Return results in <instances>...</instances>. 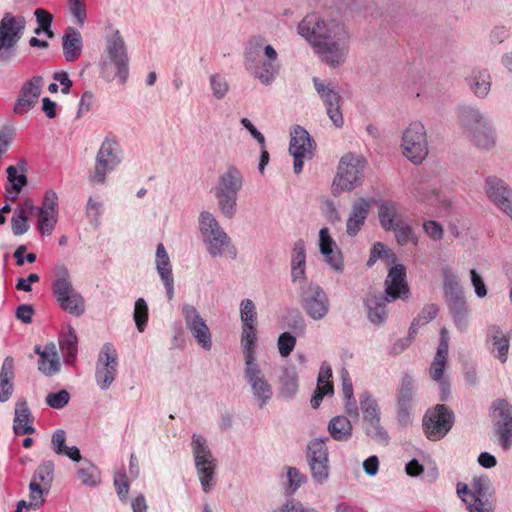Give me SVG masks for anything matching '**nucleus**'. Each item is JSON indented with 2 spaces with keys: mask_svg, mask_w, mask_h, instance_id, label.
I'll return each mask as SVG.
<instances>
[{
  "mask_svg": "<svg viewBox=\"0 0 512 512\" xmlns=\"http://www.w3.org/2000/svg\"><path fill=\"white\" fill-rule=\"evenodd\" d=\"M297 32L327 65L338 67L346 61L350 35L340 21L311 13L299 22Z\"/></svg>",
  "mask_w": 512,
  "mask_h": 512,
  "instance_id": "obj_1",
  "label": "nucleus"
},
{
  "mask_svg": "<svg viewBox=\"0 0 512 512\" xmlns=\"http://www.w3.org/2000/svg\"><path fill=\"white\" fill-rule=\"evenodd\" d=\"M457 124L462 135L479 152L490 153L497 148L498 133L494 120L478 106H459Z\"/></svg>",
  "mask_w": 512,
  "mask_h": 512,
  "instance_id": "obj_2",
  "label": "nucleus"
},
{
  "mask_svg": "<svg viewBox=\"0 0 512 512\" xmlns=\"http://www.w3.org/2000/svg\"><path fill=\"white\" fill-rule=\"evenodd\" d=\"M244 67L262 84L270 85L280 71L278 53L262 37H254L245 47Z\"/></svg>",
  "mask_w": 512,
  "mask_h": 512,
  "instance_id": "obj_3",
  "label": "nucleus"
},
{
  "mask_svg": "<svg viewBox=\"0 0 512 512\" xmlns=\"http://www.w3.org/2000/svg\"><path fill=\"white\" fill-rule=\"evenodd\" d=\"M128 61L124 38L118 29L110 28L105 38V55L100 61L101 76L108 82L118 77L124 84L129 74Z\"/></svg>",
  "mask_w": 512,
  "mask_h": 512,
  "instance_id": "obj_4",
  "label": "nucleus"
},
{
  "mask_svg": "<svg viewBox=\"0 0 512 512\" xmlns=\"http://www.w3.org/2000/svg\"><path fill=\"white\" fill-rule=\"evenodd\" d=\"M198 225L203 244L210 257L218 258L227 256L231 259L236 258V247L233 245L230 236L220 226L218 220L212 213L208 211L201 212Z\"/></svg>",
  "mask_w": 512,
  "mask_h": 512,
  "instance_id": "obj_5",
  "label": "nucleus"
},
{
  "mask_svg": "<svg viewBox=\"0 0 512 512\" xmlns=\"http://www.w3.org/2000/svg\"><path fill=\"white\" fill-rule=\"evenodd\" d=\"M243 187V175L240 170L230 165L219 177L215 186V197L221 214L232 219L237 212L238 193Z\"/></svg>",
  "mask_w": 512,
  "mask_h": 512,
  "instance_id": "obj_6",
  "label": "nucleus"
},
{
  "mask_svg": "<svg viewBox=\"0 0 512 512\" xmlns=\"http://www.w3.org/2000/svg\"><path fill=\"white\" fill-rule=\"evenodd\" d=\"M445 300L457 330L465 332L469 326V310L458 277L449 267L442 268Z\"/></svg>",
  "mask_w": 512,
  "mask_h": 512,
  "instance_id": "obj_7",
  "label": "nucleus"
},
{
  "mask_svg": "<svg viewBox=\"0 0 512 512\" xmlns=\"http://www.w3.org/2000/svg\"><path fill=\"white\" fill-rule=\"evenodd\" d=\"M54 275L51 288L60 308L76 317L83 315L86 309L85 300L73 287L68 269L63 265L58 266L55 268Z\"/></svg>",
  "mask_w": 512,
  "mask_h": 512,
  "instance_id": "obj_8",
  "label": "nucleus"
},
{
  "mask_svg": "<svg viewBox=\"0 0 512 512\" xmlns=\"http://www.w3.org/2000/svg\"><path fill=\"white\" fill-rule=\"evenodd\" d=\"M191 450L201 488L203 492L209 493L215 486L217 460L207 440L199 434L192 435Z\"/></svg>",
  "mask_w": 512,
  "mask_h": 512,
  "instance_id": "obj_9",
  "label": "nucleus"
},
{
  "mask_svg": "<svg viewBox=\"0 0 512 512\" xmlns=\"http://www.w3.org/2000/svg\"><path fill=\"white\" fill-rule=\"evenodd\" d=\"M365 167L366 160L363 156L353 153L343 155L333 180V193L340 194L345 191H351L361 185Z\"/></svg>",
  "mask_w": 512,
  "mask_h": 512,
  "instance_id": "obj_10",
  "label": "nucleus"
},
{
  "mask_svg": "<svg viewBox=\"0 0 512 512\" xmlns=\"http://www.w3.org/2000/svg\"><path fill=\"white\" fill-rule=\"evenodd\" d=\"M122 160V151L119 143L110 138H106L96 155L93 169L88 175L90 183L93 185H103L108 173L112 172Z\"/></svg>",
  "mask_w": 512,
  "mask_h": 512,
  "instance_id": "obj_11",
  "label": "nucleus"
},
{
  "mask_svg": "<svg viewBox=\"0 0 512 512\" xmlns=\"http://www.w3.org/2000/svg\"><path fill=\"white\" fill-rule=\"evenodd\" d=\"M26 20L23 16L5 13L0 20V61L10 62L16 54V46L24 33Z\"/></svg>",
  "mask_w": 512,
  "mask_h": 512,
  "instance_id": "obj_12",
  "label": "nucleus"
},
{
  "mask_svg": "<svg viewBox=\"0 0 512 512\" xmlns=\"http://www.w3.org/2000/svg\"><path fill=\"white\" fill-rule=\"evenodd\" d=\"M401 148L403 155L412 163L420 164L427 157L428 140L423 123L411 122L402 134Z\"/></svg>",
  "mask_w": 512,
  "mask_h": 512,
  "instance_id": "obj_13",
  "label": "nucleus"
},
{
  "mask_svg": "<svg viewBox=\"0 0 512 512\" xmlns=\"http://www.w3.org/2000/svg\"><path fill=\"white\" fill-rule=\"evenodd\" d=\"M299 301L305 313L313 320H322L329 313V298L315 282L304 283L299 287Z\"/></svg>",
  "mask_w": 512,
  "mask_h": 512,
  "instance_id": "obj_14",
  "label": "nucleus"
},
{
  "mask_svg": "<svg viewBox=\"0 0 512 512\" xmlns=\"http://www.w3.org/2000/svg\"><path fill=\"white\" fill-rule=\"evenodd\" d=\"M118 366V352L114 345L110 342L104 343L95 365V381L100 390L106 391L110 388L116 379Z\"/></svg>",
  "mask_w": 512,
  "mask_h": 512,
  "instance_id": "obj_15",
  "label": "nucleus"
},
{
  "mask_svg": "<svg viewBox=\"0 0 512 512\" xmlns=\"http://www.w3.org/2000/svg\"><path fill=\"white\" fill-rule=\"evenodd\" d=\"M418 384L415 377L405 373L400 380L396 391V412L400 425L407 426L411 423V416L416 405Z\"/></svg>",
  "mask_w": 512,
  "mask_h": 512,
  "instance_id": "obj_16",
  "label": "nucleus"
},
{
  "mask_svg": "<svg viewBox=\"0 0 512 512\" xmlns=\"http://www.w3.org/2000/svg\"><path fill=\"white\" fill-rule=\"evenodd\" d=\"M454 423L453 412L444 404H437L427 411L423 426L428 439L437 441L445 437Z\"/></svg>",
  "mask_w": 512,
  "mask_h": 512,
  "instance_id": "obj_17",
  "label": "nucleus"
},
{
  "mask_svg": "<svg viewBox=\"0 0 512 512\" xmlns=\"http://www.w3.org/2000/svg\"><path fill=\"white\" fill-rule=\"evenodd\" d=\"M55 465L52 460L42 461L34 471L29 483L30 505L41 507L44 504V495L50 491L54 480Z\"/></svg>",
  "mask_w": 512,
  "mask_h": 512,
  "instance_id": "obj_18",
  "label": "nucleus"
},
{
  "mask_svg": "<svg viewBox=\"0 0 512 512\" xmlns=\"http://www.w3.org/2000/svg\"><path fill=\"white\" fill-rule=\"evenodd\" d=\"M244 379L250 387L256 406L260 409L266 407L273 398V387L259 364L244 367Z\"/></svg>",
  "mask_w": 512,
  "mask_h": 512,
  "instance_id": "obj_19",
  "label": "nucleus"
},
{
  "mask_svg": "<svg viewBox=\"0 0 512 512\" xmlns=\"http://www.w3.org/2000/svg\"><path fill=\"white\" fill-rule=\"evenodd\" d=\"M289 153L293 157V170L299 174L303 170L305 160L313 157L315 143L307 130L296 126L290 133Z\"/></svg>",
  "mask_w": 512,
  "mask_h": 512,
  "instance_id": "obj_20",
  "label": "nucleus"
},
{
  "mask_svg": "<svg viewBox=\"0 0 512 512\" xmlns=\"http://www.w3.org/2000/svg\"><path fill=\"white\" fill-rule=\"evenodd\" d=\"M495 415L494 432L499 445L504 450L512 446V405L505 399H497L492 403Z\"/></svg>",
  "mask_w": 512,
  "mask_h": 512,
  "instance_id": "obj_21",
  "label": "nucleus"
},
{
  "mask_svg": "<svg viewBox=\"0 0 512 512\" xmlns=\"http://www.w3.org/2000/svg\"><path fill=\"white\" fill-rule=\"evenodd\" d=\"M181 312L184 317L186 328L204 350L209 351L212 348V334L210 329L200 315L197 308L191 304H183Z\"/></svg>",
  "mask_w": 512,
  "mask_h": 512,
  "instance_id": "obj_22",
  "label": "nucleus"
},
{
  "mask_svg": "<svg viewBox=\"0 0 512 512\" xmlns=\"http://www.w3.org/2000/svg\"><path fill=\"white\" fill-rule=\"evenodd\" d=\"M314 88L323 101L327 115L332 123L341 128L344 124L343 115L340 111L341 96L331 82H325L319 78H313Z\"/></svg>",
  "mask_w": 512,
  "mask_h": 512,
  "instance_id": "obj_23",
  "label": "nucleus"
},
{
  "mask_svg": "<svg viewBox=\"0 0 512 512\" xmlns=\"http://www.w3.org/2000/svg\"><path fill=\"white\" fill-rule=\"evenodd\" d=\"M511 333L498 324L487 327L485 347L488 352L501 363H506L509 357Z\"/></svg>",
  "mask_w": 512,
  "mask_h": 512,
  "instance_id": "obj_24",
  "label": "nucleus"
},
{
  "mask_svg": "<svg viewBox=\"0 0 512 512\" xmlns=\"http://www.w3.org/2000/svg\"><path fill=\"white\" fill-rule=\"evenodd\" d=\"M42 85L43 78L41 76H34L23 84L13 107L15 114L23 115L36 105L41 94Z\"/></svg>",
  "mask_w": 512,
  "mask_h": 512,
  "instance_id": "obj_25",
  "label": "nucleus"
},
{
  "mask_svg": "<svg viewBox=\"0 0 512 512\" xmlns=\"http://www.w3.org/2000/svg\"><path fill=\"white\" fill-rule=\"evenodd\" d=\"M406 269L402 264H396L389 270L385 280V295L388 300L405 299L409 288L406 283Z\"/></svg>",
  "mask_w": 512,
  "mask_h": 512,
  "instance_id": "obj_26",
  "label": "nucleus"
},
{
  "mask_svg": "<svg viewBox=\"0 0 512 512\" xmlns=\"http://www.w3.org/2000/svg\"><path fill=\"white\" fill-rule=\"evenodd\" d=\"M371 208V200L360 197L352 204L351 211L346 220V233L350 237L356 236L362 229Z\"/></svg>",
  "mask_w": 512,
  "mask_h": 512,
  "instance_id": "obj_27",
  "label": "nucleus"
},
{
  "mask_svg": "<svg viewBox=\"0 0 512 512\" xmlns=\"http://www.w3.org/2000/svg\"><path fill=\"white\" fill-rule=\"evenodd\" d=\"M290 277L294 284L303 285L307 282L306 277V246L302 239L297 240L291 251Z\"/></svg>",
  "mask_w": 512,
  "mask_h": 512,
  "instance_id": "obj_28",
  "label": "nucleus"
},
{
  "mask_svg": "<svg viewBox=\"0 0 512 512\" xmlns=\"http://www.w3.org/2000/svg\"><path fill=\"white\" fill-rule=\"evenodd\" d=\"M155 265L157 273L165 286L167 298L171 300L174 297L172 265L168 253L162 243L157 245Z\"/></svg>",
  "mask_w": 512,
  "mask_h": 512,
  "instance_id": "obj_29",
  "label": "nucleus"
},
{
  "mask_svg": "<svg viewBox=\"0 0 512 512\" xmlns=\"http://www.w3.org/2000/svg\"><path fill=\"white\" fill-rule=\"evenodd\" d=\"M450 336L446 328L440 331L439 345L431 363L429 374L432 380L441 381L447 364Z\"/></svg>",
  "mask_w": 512,
  "mask_h": 512,
  "instance_id": "obj_30",
  "label": "nucleus"
},
{
  "mask_svg": "<svg viewBox=\"0 0 512 512\" xmlns=\"http://www.w3.org/2000/svg\"><path fill=\"white\" fill-rule=\"evenodd\" d=\"M469 90L479 99H485L492 86L490 72L485 68L475 67L465 78Z\"/></svg>",
  "mask_w": 512,
  "mask_h": 512,
  "instance_id": "obj_31",
  "label": "nucleus"
},
{
  "mask_svg": "<svg viewBox=\"0 0 512 512\" xmlns=\"http://www.w3.org/2000/svg\"><path fill=\"white\" fill-rule=\"evenodd\" d=\"M33 417L30 408L25 400H19L15 404L13 432L15 435L34 434L36 429L33 426Z\"/></svg>",
  "mask_w": 512,
  "mask_h": 512,
  "instance_id": "obj_32",
  "label": "nucleus"
},
{
  "mask_svg": "<svg viewBox=\"0 0 512 512\" xmlns=\"http://www.w3.org/2000/svg\"><path fill=\"white\" fill-rule=\"evenodd\" d=\"M15 360L6 356L0 368V403L7 402L14 392Z\"/></svg>",
  "mask_w": 512,
  "mask_h": 512,
  "instance_id": "obj_33",
  "label": "nucleus"
},
{
  "mask_svg": "<svg viewBox=\"0 0 512 512\" xmlns=\"http://www.w3.org/2000/svg\"><path fill=\"white\" fill-rule=\"evenodd\" d=\"M62 48L67 62H74L80 57L83 48V40L81 33L76 28H66L62 36Z\"/></svg>",
  "mask_w": 512,
  "mask_h": 512,
  "instance_id": "obj_34",
  "label": "nucleus"
},
{
  "mask_svg": "<svg viewBox=\"0 0 512 512\" xmlns=\"http://www.w3.org/2000/svg\"><path fill=\"white\" fill-rule=\"evenodd\" d=\"M387 296L369 294L365 300L368 319L376 325L383 324L387 319L386 304L392 302Z\"/></svg>",
  "mask_w": 512,
  "mask_h": 512,
  "instance_id": "obj_35",
  "label": "nucleus"
},
{
  "mask_svg": "<svg viewBox=\"0 0 512 512\" xmlns=\"http://www.w3.org/2000/svg\"><path fill=\"white\" fill-rule=\"evenodd\" d=\"M484 193L495 206L512 194V188L503 179L497 176H489L484 182Z\"/></svg>",
  "mask_w": 512,
  "mask_h": 512,
  "instance_id": "obj_36",
  "label": "nucleus"
},
{
  "mask_svg": "<svg viewBox=\"0 0 512 512\" xmlns=\"http://www.w3.org/2000/svg\"><path fill=\"white\" fill-rule=\"evenodd\" d=\"M61 364L57 353L56 345L50 342L45 345L41 359L38 360V370L47 377L54 376L60 372Z\"/></svg>",
  "mask_w": 512,
  "mask_h": 512,
  "instance_id": "obj_37",
  "label": "nucleus"
},
{
  "mask_svg": "<svg viewBox=\"0 0 512 512\" xmlns=\"http://www.w3.org/2000/svg\"><path fill=\"white\" fill-rule=\"evenodd\" d=\"M240 343L244 356V367L258 364L256 358V328H242Z\"/></svg>",
  "mask_w": 512,
  "mask_h": 512,
  "instance_id": "obj_38",
  "label": "nucleus"
},
{
  "mask_svg": "<svg viewBox=\"0 0 512 512\" xmlns=\"http://www.w3.org/2000/svg\"><path fill=\"white\" fill-rule=\"evenodd\" d=\"M66 432L63 429H57L51 436V448L61 456H67L74 462H80L82 459L80 450L76 446L68 447L65 445Z\"/></svg>",
  "mask_w": 512,
  "mask_h": 512,
  "instance_id": "obj_39",
  "label": "nucleus"
},
{
  "mask_svg": "<svg viewBox=\"0 0 512 512\" xmlns=\"http://www.w3.org/2000/svg\"><path fill=\"white\" fill-rule=\"evenodd\" d=\"M327 429L335 441H348L352 437L353 426L345 416L333 417L329 421Z\"/></svg>",
  "mask_w": 512,
  "mask_h": 512,
  "instance_id": "obj_40",
  "label": "nucleus"
},
{
  "mask_svg": "<svg viewBox=\"0 0 512 512\" xmlns=\"http://www.w3.org/2000/svg\"><path fill=\"white\" fill-rule=\"evenodd\" d=\"M379 221L385 230L393 228L396 223L403 220L397 205L392 201H383L379 204L378 209Z\"/></svg>",
  "mask_w": 512,
  "mask_h": 512,
  "instance_id": "obj_41",
  "label": "nucleus"
},
{
  "mask_svg": "<svg viewBox=\"0 0 512 512\" xmlns=\"http://www.w3.org/2000/svg\"><path fill=\"white\" fill-rule=\"evenodd\" d=\"M365 434L375 442L387 445L390 437L387 430L381 424V417L363 420Z\"/></svg>",
  "mask_w": 512,
  "mask_h": 512,
  "instance_id": "obj_42",
  "label": "nucleus"
},
{
  "mask_svg": "<svg viewBox=\"0 0 512 512\" xmlns=\"http://www.w3.org/2000/svg\"><path fill=\"white\" fill-rule=\"evenodd\" d=\"M327 440L328 438H315L308 443L306 454L308 464L329 460Z\"/></svg>",
  "mask_w": 512,
  "mask_h": 512,
  "instance_id": "obj_43",
  "label": "nucleus"
},
{
  "mask_svg": "<svg viewBox=\"0 0 512 512\" xmlns=\"http://www.w3.org/2000/svg\"><path fill=\"white\" fill-rule=\"evenodd\" d=\"M359 405L363 420L381 417L379 403L369 391H363L359 395Z\"/></svg>",
  "mask_w": 512,
  "mask_h": 512,
  "instance_id": "obj_44",
  "label": "nucleus"
},
{
  "mask_svg": "<svg viewBox=\"0 0 512 512\" xmlns=\"http://www.w3.org/2000/svg\"><path fill=\"white\" fill-rule=\"evenodd\" d=\"M78 339L75 331L70 328L69 331L60 340V348L64 360L67 364H73L77 355Z\"/></svg>",
  "mask_w": 512,
  "mask_h": 512,
  "instance_id": "obj_45",
  "label": "nucleus"
},
{
  "mask_svg": "<svg viewBox=\"0 0 512 512\" xmlns=\"http://www.w3.org/2000/svg\"><path fill=\"white\" fill-rule=\"evenodd\" d=\"M77 478L85 486H96L100 483L101 477L97 467L89 461L84 462L77 470Z\"/></svg>",
  "mask_w": 512,
  "mask_h": 512,
  "instance_id": "obj_46",
  "label": "nucleus"
},
{
  "mask_svg": "<svg viewBox=\"0 0 512 512\" xmlns=\"http://www.w3.org/2000/svg\"><path fill=\"white\" fill-rule=\"evenodd\" d=\"M242 328H256L257 311L255 303L251 299H243L239 306Z\"/></svg>",
  "mask_w": 512,
  "mask_h": 512,
  "instance_id": "obj_47",
  "label": "nucleus"
},
{
  "mask_svg": "<svg viewBox=\"0 0 512 512\" xmlns=\"http://www.w3.org/2000/svg\"><path fill=\"white\" fill-rule=\"evenodd\" d=\"M38 220L36 227L42 235L49 236L52 234L57 223L58 212L37 210Z\"/></svg>",
  "mask_w": 512,
  "mask_h": 512,
  "instance_id": "obj_48",
  "label": "nucleus"
},
{
  "mask_svg": "<svg viewBox=\"0 0 512 512\" xmlns=\"http://www.w3.org/2000/svg\"><path fill=\"white\" fill-rule=\"evenodd\" d=\"M388 231L394 232L395 238L400 245H405L408 242H413L414 244L418 242L411 225L404 219L396 223L393 228H390Z\"/></svg>",
  "mask_w": 512,
  "mask_h": 512,
  "instance_id": "obj_49",
  "label": "nucleus"
},
{
  "mask_svg": "<svg viewBox=\"0 0 512 512\" xmlns=\"http://www.w3.org/2000/svg\"><path fill=\"white\" fill-rule=\"evenodd\" d=\"M34 15L38 23V27L35 29L34 33L36 35L44 33L48 38H53L54 33L51 30V24L53 21L52 14L42 8H37L34 11Z\"/></svg>",
  "mask_w": 512,
  "mask_h": 512,
  "instance_id": "obj_50",
  "label": "nucleus"
},
{
  "mask_svg": "<svg viewBox=\"0 0 512 512\" xmlns=\"http://www.w3.org/2000/svg\"><path fill=\"white\" fill-rule=\"evenodd\" d=\"M281 394L284 398H292L298 391V376L294 370L285 369L281 379Z\"/></svg>",
  "mask_w": 512,
  "mask_h": 512,
  "instance_id": "obj_51",
  "label": "nucleus"
},
{
  "mask_svg": "<svg viewBox=\"0 0 512 512\" xmlns=\"http://www.w3.org/2000/svg\"><path fill=\"white\" fill-rule=\"evenodd\" d=\"M7 179L11 184L12 190L15 192V196L12 198L15 200L22 188L27 184V177L24 174V168H21V173L18 174V168L15 166H9L6 169Z\"/></svg>",
  "mask_w": 512,
  "mask_h": 512,
  "instance_id": "obj_52",
  "label": "nucleus"
},
{
  "mask_svg": "<svg viewBox=\"0 0 512 512\" xmlns=\"http://www.w3.org/2000/svg\"><path fill=\"white\" fill-rule=\"evenodd\" d=\"M311 477L315 484L324 485L330 476L329 460L308 464Z\"/></svg>",
  "mask_w": 512,
  "mask_h": 512,
  "instance_id": "obj_53",
  "label": "nucleus"
},
{
  "mask_svg": "<svg viewBox=\"0 0 512 512\" xmlns=\"http://www.w3.org/2000/svg\"><path fill=\"white\" fill-rule=\"evenodd\" d=\"M104 211V205L101 201L89 197L85 206V213L89 223L98 227L100 225V219Z\"/></svg>",
  "mask_w": 512,
  "mask_h": 512,
  "instance_id": "obj_54",
  "label": "nucleus"
},
{
  "mask_svg": "<svg viewBox=\"0 0 512 512\" xmlns=\"http://www.w3.org/2000/svg\"><path fill=\"white\" fill-rule=\"evenodd\" d=\"M415 199L420 203L433 205L438 200V193L423 182H419L412 190Z\"/></svg>",
  "mask_w": 512,
  "mask_h": 512,
  "instance_id": "obj_55",
  "label": "nucleus"
},
{
  "mask_svg": "<svg viewBox=\"0 0 512 512\" xmlns=\"http://www.w3.org/2000/svg\"><path fill=\"white\" fill-rule=\"evenodd\" d=\"M133 319L135 321L137 330L143 332L148 322V305L145 299L138 298L135 301Z\"/></svg>",
  "mask_w": 512,
  "mask_h": 512,
  "instance_id": "obj_56",
  "label": "nucleus"
},
{
  "mask_svg": "<svg viewBox=\"0 0 512 512\" xmlns=\"http://www.w3.org/2000/svg\"><path fill=\"white\" fill-rule=\"evenodd\" d=\"M209 84L214 98L218 100L223 99L229 91V84L221 74L215 73L210 75Z\"/></svg>",
  "mask_w": 512,
  "mask_h": 512,
  "instance_id": "obj_57",
  "label": "nucleus"
},
{
  "mask_svg": "<svg viewBox=\"0 0 512 512\" xmlns=\"http://www.w3.org/2000/svg\"><path fill=\"white\" fill-rule=\"evenodd\" d=\"M286 475L288 481L286 493L288 495H293L307 481V477L296 467H288Z\"/></svg>",
  "mask_w": 512,
  "mask_h": 512,
  "instance_id": "obj_58",
  "label": "nucleus"
},
{
  "mask_svg": "<svg viewBox=\"0 0 512 512\" xmlns=\"http://www.w3.org/2000/svg\"><path fill=\"white\" fill-rule=\"evenodd\" d=\"M439 309L435 304L426 305L419 313L417 318L413 321L410 328L411 331L415 332V326H420L432 321L438 314Z\"/></svg>",
  "mask_w": 512,
  "mask_h": 512,
  "instance_id": "obj_59",
  "label": "nucleus"
},
{
  "mask_svg": "<svg viewBox=\"0 0 512 512\" xmlns=\"http://www.w3.org/2000/svg\"><path fill=\"white\" fill-rule=\"evenodd\" d=\"M279 353L282 357H288L296 346V338L289 332L280 334L277 342Z\"/></svg>",
  "mask_w": 512,
  "mask_h": 512,
  "instance_id": "obj_60",
  "label": "nucleus"
},
{
  "mask_svg": "<svg viewBox=\"0 0 512 512\" xmlns=\"http://www.w3.org/2000/svg\"><path fill=\"white\" fill-rule=\"evenodd\" d=\"M70 400V394L67 390H60L56 393H49L46 396V403L53 409H62Z\"/></svg>",
  "mask_w": 512,
  "mask_h": 512,
  "instance_id": "obj_61",
  "label": "nucleus"
},
{
  "mask_svg": "<svg viewBox=\"0 0 512 512\" xmlns=\"http://www.w3.org/2000/svg\"><path fill=\"white\" fill-rule=\"evenodd\" d=\"M30 228L28 216L22 212H15L11 219V229L15 236H20L26 233Z\"/></svg>",
  "mask_w": 512,
  "mask_h": 512,
  "instance_id": "obj_62",
  "label": "nucleus"
},
{
  "mask_svg": "<svg viewBox=\"0 0 512 512\" xmlns=\"http://www.w3.org/2000/svg\"><path fill=\"white\" fill-rule=\"evenodd\" d=\"M422 228L424 233L434 241H440L444 235V229L442 225L435 220L423 221Z\"/></svg>",
  "mask_w": 512,
  "mask_h": 512,
  "instance_id": "obj_63",
  "label": "nucleus"
},
{
  "mask_svg": "<svg viewBox=\"0 0 512 512\" xmlns=\"http://www.w3.org/2000/svg\"><path fill=\"white\" fill-rule=\"evenodd\" d=\"M272 512H319L315 508L305 507L301 502L294 499L287 500L282 507Z\"/></svg>",
  "mask_w": 512,
  "mask_h": 512,
  "instance_id": "obj_64",
  "label": "nucleus"
}]
</instances>
